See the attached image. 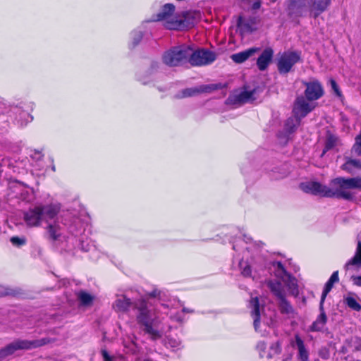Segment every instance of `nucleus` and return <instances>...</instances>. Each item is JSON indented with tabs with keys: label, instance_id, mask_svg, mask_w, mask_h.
Segmentation results:
<instances>
[{
	"label": "nucleus",
	"instance_id": "1",
	"mask_svg": "<svg viewBox=\"0 0 361 361\" xmlns=\"http://www.w3.org/2000/svg\"><path fill=\"white\" fill-rule=\"evenodd\" d=\"M300 188L307 193L350 200L354 197V193L351 190L358 189L361 190V177L336 178L331 181L329 187L318 182L308 181L302 183Z\"/></svg>",
	"mask_w": 361,
	"mask_h": 361
},
{
	"label": "nucleus",
	"instance_id": "2",
	"mask_svg": "<svg viewBox=\"0 0 361 361\" xmlns=\"http://www.w3.org/2000/svg\"><path fill=\"white\" fill-rule=\"evenodd\" d=\"M61 207L59 204L37 205L30 208L23 214V219L27 226L39 227L45 222L49 238L53 240H59L61 235V226L57 216Z\"/></svg>",
	"mask_w": 361,
	"mask_h": 361
},
{
	"label": "nucleus",
	"instance_id": "3",
	"mask_svg": "<svg viewBox=\"0 0 361 361\" xmlns=\"http://www.w3.org/2000/svg\"><path fill=\"white\" fill-rule=\"evenodd\" d=\"M135 309L137 310L136 319L138 324L144 326V331L152 338L157 339L161 336L162 331L158 330L160 320L157 317L155 311L149 308L144 300H140L135 302Z\"/></svg>",
	"mask_w": 361,
	"mask_h": 361
},
{
	"label": "nucleus",
	"instance_id": "4",
	"mask_svg": "<svg viewBox=\"0 0 361 361\" xmlns=\"http://www.w3.org/2000/svg\"><path fill=\"white\" fill-rule=\"evenodd\" d=\"M49 342L48 338L38 340H23L16 339L0 349V361L7 357L13 355L17 350H31L47 344Z\"/></svg>",
	"mask_w": 361,
	"mask_h": 361
},
{
	"label": "nucleus",
	"instance_id": "5",
	"mask_svg": "<svg viewBox=\"0 0 361 361\" xmlns=\"http://www.w3.org/2000/svg\"><path fill=\"white\" fill-rule=\"evenodd\" d=\"M175 6L171 4H165L157 13V20L164 21V26L169 30H183L188 27L185 19L180 18L174 13Z\"/></svg>",
	"mask_w": 361,
	"mask_h": 361
},
{
	"label": "nucleus",
	"instance_id": "6",
	"mask_svg": "<svg viewBox=\"0 0 361 361\" xmlns=\"http://www.w3.org/2000/svg\"><path fill=\"white\" fill-rule=\"evenodd\" d=\"M191 54L192 47L183 44L174 47L166 51L162 56V59L167 66H178L187 63Z\"/></svg>",
	"mask_w": 361,
	"mask_h": 361
},
{
	"label": "nucleus",
	"instance_id": "7",
	"mask_svg": "<svg viewBox=\"0 0 361 361\" xmlns=\"http://www.w3.org/2000/svg\"><path fill=\"white\" fill-rule=\"evenodd\" d=\"M250 314L253 319V326L256 331H261L262 326H268L272 321V314H268L259 302L258 298H252L250 301Z\"/></svg>",
	"mask_w": 361,
	"mask_h": 361
},
{
	"label": "nucleus",
	"instance_id": "8",
	"mask_svg": "<svg viewBox=\"0 0 361 361\" xmlns=\"http://www.w3.org/2000/svg\"><path fill=\"white\" fill-rule=\"evenodd\" d=\"M300 61V53L287 51L283 52L278 59L277 66L280 73H288L293 66Z\"/></svg>",
	"mask_w": 361,
	"mask_h": 361
},
{
	"label": "nucleus",
	"instance_id": "9",
	"mask_svg": "<svg viewBox=\"0 0 361 361\" xmlns=\"http://www.w3.org/2000/svg\"><path fill=\"white\" fill-rule=\"evenodd\" d=\"M216 58V55L213 51L206 49L194 51L192 47V54H190L188 62L192 66H205L214 61Z\"/></svg>",
	"mask_w": 361,
	"mask_h": 361
},
{
	"label": "nucleus",
	"instance_id": "10",
	"mask_svg": "<svg viewBox=\"0 0 361 361\" xmlns=\"http://www.w3.org/2000/svg\"><path fill=\"white\" fill-rule=\"evenodd\" d=\"M275 275L281 279L293 295L298 294V285L296 279L287 273L283 264L276 262L273 263Z\"/></svg>",
	"mask_w": 361,
	"mask_h": 361
},
{
	"label": "nucleus",
	"instance_id": "11",
	"mask_svg": "<svg viewBox=\"0 0 361 361\" xmlns=\"http://www.w3.org/2000/svg\"><path fill=\"white\" fill-rule=\"evenodd\" d=\"M316 107L315 102L307 99L304 96H298L293 106V112L295 116L300 118L305 117L310 112L313 111Z\"/></svg>",
	"mask_w": 361,
	"mask_h": 361
},
{
	"label": "nucleus",
	"instance_id": "12",
	"mask_svg": "<svg viewBox=\"0 0 361 361\" xmlns=\"http://www.w3.org/2000/svg\"><path fill=\"white\" fill-rule=\"evenodd\" d=\"M302 83L305 86L304 94L307 99L315 102L323 96L324 90L317 80L302 82Z\"/></svg>",
	"mask_w": 361,
	"mask_h": 361
},
{
	"label": "nucleus",
	"instance_id": "13",
	"mask_svg": "<svg viewBox=\"0 0 361 361\" xmlns=\"http://www.w3.org/2000/svg\"><path fill=\"white\" fill-rule=\"evenodd\" d=\"M331 0H312L310 6V13L314 18L327 10L330 6Z\"/></svg>",
	"mask_w": 361,
	"mask_h": 361
},
{
	"label": "nucleus",
	"instance_id": "14",
	"mask_svg": "<svg viewBox=\"0 0 361 361\" xmlns=\"http://www.w3.org/2000/svg\"><path fill=\"white\" fill-rule=\"evenodd\" d=\"M132 305L133 302L130 299L126 298L124 295H121L117 296L112 307L117 312H126L128 311Z\"/></svg>",
	"mask_w": 361,
	"mask_h": 361
},
{
	"label": "nucleus",
	"instance_id": "15",
	"mask_svg": "<svg viewBox=\"0 0 361 361\" xmlns=\"http://www.w3.org/2000/svg\"><path fill=\"white\" fill-rule=\"evenodd\" d=\"M293 347H296L298 351V358L300 361H309V353L305 348L304 341L301 338L296 334L295 336V341L291 343Z\"/></svg>",
	"mask_w": 361,
	"mask_h": 361
},
{
	"label": "nucleus",
	"instance_id": "16",
	"mask_svg": "<svg viewBox=\"0 0 361 361\" xmlns=\"http://www.w3.org/2000/svg\"><path fill=\"white\" fill-rule=\"evenodd\" d=\"M274 51L271 48L265 49L259 56L257 65L260 71H264L270 63Z\"/></svg>",
	"mask_w": 361,
	"mask_h": 361
},
{
	"label": "nucleus",
	"instance_id": "17",
	"mask_svg": "<svg viewBox=\"0 0 361 361\" xmlns=\"http://www.w3.org/2000/svg\"><path fill=\"white\" fill-rule=\"evenodd\" d=\"M259 51V48L252 47L248 49H246L243 51H240L236 54L231 55V59L237 63H241L248 59L250 56H253L255 54Z\"/></svg>",
	"mask_w": 361,
	"mask_h": 361
},
{
	"label": "nucleus",
	"instance_id": "18",
	"mask_svg": "<svg viewBox=\"0 0 361 361\" xmlns=\"http://www.w3.org/2000/svg\"><path fill=\"white\" fill-rule=\"evenodd\" d=\"M339 280L338 279V271H334L332 275L331 276L329 281L326 282L324 289L323 290L322 297H321V309H322V304L324 303L325 298L327 295V294L331 291L334 283L338 282Z\"/></svg>",
	"mask_w": 361,
	"mask_h": 361
},
{
	"label": "nucleus",
	"instance_id": "19",
	"mask_svg": "<svg viewBox=\"0 0 361 361\" xmlns=\"http://www.w3.org/2000/svg\"><path fill=\"white\" fill-rule=\"evenodd\" d=\"M257 349L259 352V356L261 357L271 358L272 357V353L278 354L280 353V348L277 343L274 344L270 347V350L271 351V353L269 352L268 353H266V345L264 343H259L257 344Z\"/></svg>",
	"mask_w": 361,
	"mask_h": 361
},
{
	"label": "nucleus",
	"instance_id": "20",
	"mask_svg": "<svg viewBox=\"0 0 361 361\" xmlns=\"http://www.w3.org/2000/svg\"><path fill=\"white\" fill-rule=\"evenodd\" d=\"M254 91H243L238 94L233 95L230 99L234 103H245L253 100Z\"/></svg>",
	"mask_w": 361,
	"mask_h": 361
},
{
	"label": "nucleus",
	"instance_id": "21",
	"mask_svg": "<svg viewBox=\"0 0 361 361\" xmlns=\"http://www.w3.org/2000/svg\"><path fill=\"white\" fill-rule=\"evenodd\" d=\"M302 118L295 116L289 118L285 123V130L287 133H293L300 126Z\"/></svg>",
	"mask_w": 361,
	"mask_h": 361
},
{
	"label": "nucleus",
	"instance_id": "22",
	"mask_svg": "<svg viewBox=\"0 0 361 361\" xmlns=\"http://www.w3.org/2000/svg\"><path fill=\"white\" fill-rule=\"evenodd\" d=\"M321 313L319 316L317 317L315 322H313V324L311 326V330L313 331H318L322 330L327 320L326 315L324 311V308H320Z\"/></svg>",
	"mask_w": 361,
	"mask_h": 361
},
{
	"label": "nucleus",
	"instance_id": "23",
	"mask_svg": "<svg viewBox=\"0 0 361 361\" xmlns=\"http://www.w3.org/2000/svg\"><path fill=\"white\" fill-rule=\"evenodd\" d=\"M76 295L80 305L90 306L92 304L94 296L90 293L84 290H80L78 292Z\"/></svg>",
	"mask_w": 361,
	"mask_h": 361
},
{
	"label": "nucleus",
	"instance_id": "24",
	"mask_svg": "<svg viewBox=\"0 0 361 361\" xmlns=\"http://www.w3.org/2000/svg\"><path fill=\"white\" fill-rule=\"evenodd\" d=\"M267 286L279 299L282 298L285 295L284 290L281 286V284L278 281H269Z\"/></svg>",
	"mask_w": 361,
	"mask_h": 361
},
{
	"label": "nucleus",
	"instance_id": "25",
	"mask_svg": "<svg viewBox=\"0 0 361 361\" xmlns=\"http://www.w3.org/2000/svg\"><path fill=\"white\" fill-rule=\"evenodd\" d=\"M350 266L361 267V242H358L354 257L349 260L345 267L348 269Z\"/></svg>",
	"mask_w": 361,
	"mask_h": 361
},
{
	"label": "nucleus",
	"instance_id": "26",
	"mask_svg": "<svg viewBox=\"0 0 361 361\" xmlns=\"http://www.w3.org/2000/svg\"><path fill=\"white\" fill-rule=\"evenodd\" d=\"M353 168L361 169V161L359 159H348L343 166L342 169L348 173H352Z\"/></svg>",
	"mask_w": 361,
	"mask_h": 361
},
{
	"label": "nucleus",
	"instance_id": "27",
	"mask_svg": "<svg viewBox=\"0 0 361 361\" xmlns=\"http://www.w3.org/2000/svg\"><path fill=\"white\" fill-rule=\"evenodd\" d=\"M237 26L243 32H250L254 30L252 25L245 20L242 17H239L237 22Z\"/></svg>",
	"mask_w": 361,
	"mask_h": 361
},
{
	"label": "nucleus",
	"instance_id": "28",
	"mask_svg": "<svg viewBox=\"0 0 361 361\" xmlns=\"http://www.w3.org/2000/svg\"><path fill=\"white\" fill-rule=\"evenodd\" d=\"M338 139L337 137L329 134L327 136L325 149L323 152V154L326 152V150L333 149L335 146H336L338 143Z\"/></svg>",
	"mask_w": 361,
	"mask_h": 361
},
{
	"label": "nucleus",
	"instance_id": "29",
	"mask_svg": "<svg viewBox=\"0 0 361 361\" xmlns=\"http://www.w3.org/2000/svg\"><path fill=\"white\" fill-rule=\"evenodd\" d=\"M279 305L281 312L286 313L287 314H290L293 313V309L292 306L285 299V295L282 298H279Z\"/></svg>",
	"mask_w": 361,
	"mask_h": 361
},
{
	"label": "nucleus",
	"instance_id": "30",
	"mask_svg": "<svg viewBox=\"0 0 361 361\" xmlns=\"http://www.w3.org/2000/svg\"><path fill=\"white\" fill-rule=\"evenodd\" d=\"M345 304L352 310L355 311H360L361 310V305L357 302V300L351 296H348L345 298Z\"/></svg>",
	"mask_w": 361,
	"mask_h": 361
},
{
	"label": "nucleus",
	"instance_id": "31",
	"mask_svg": "<svg viewBox=\"0 0 361 361\" xmlns=\"http://www.w3.org/2000/svg\"><path fill=\"white\" fill-rule=\"evenodd\" d=\"M166 345L173 350H176L181 346V341L178 338L169 337Z\"/></svg>",
	"mask_w": 361,
	"mask_h": 361
},
{
	"label": "nucleus",
	"instance_id": "32",
	"mask_svg": "<svg viewBox=\"0 0 361 361\" xmlns=\"http://www.w3.org/2000/svg\"><path fill=\"white\" fill-rule=\"evenodd\" d=\"M239 266L241 273L244 276H250L251 275L250 267L246 262H240Z\"/></svg>",
	"mask_w": 361,
	"mask_h": 361
},
{
	"label": "nucleus",
	"instance_id": "33",
	"mask_svg": "<svg viewBox=\"0 0 361 361\" xmlns=\"http://www.w3.org/2000/svg\"><path fill=\"white\" fill-rule=\"evenodd\" d=\"M204 91V90L203 89H198V88H190V89H186L185 90L183 91V97H191V96H193L195 94H196L197 93H199L200 92H203Z\"/></svg>",
	"mask_w": 361,
	"mask_h": 361
},
{
	"label": "nucleus",
	"instance_id": "34",
	"mask_svg": "<svg viewBox=\"0 0 361 361\" xmlns=\"http://www.w3.org/2000/svg\"><path fill=\"white\" fill-rule=\"evenodd\" d=\"M133 46L137 45L142 38V34L140 31H134L131 33Z\"/></svg>",
	"mask_w": 361,
	"mask_h": 361
},
{
	"label": "nucleus",
	"instance_id": "35",
	"mask_svg": "<svg viewBox=\"0 0 361 361\" xmlns=\"http://www.w3.org/2000/svg\"><path fill=\"white\" fill-rule=\"evenodd\" d=\"M11 242L13 245L21 246L25 244V239L24 238L12 237L11 238Z\"/></svg>",
	"mask_w": 361,
	"mask_h": 361
},
{
	"label": "nucleus",
	"instance_id": "36",
	"mask_svg": "<svg viewBox=\"0 0 361 361\" xmlns=\"http://www.w3.org/2000/svg\"><path fill=\"white\" fill-rule=\"evenodd\" d=\"M331 86L336 95L340 97L341 94L335 80H331Z\"/></svg>",
	"mask_w": 361,
	"mask_h": 361
},
{
	"label": "nucleus",
	"instance_id": "37",
	"mask_svg": "<svg viewBox=\"0 0 361 361\" xmlns=\"http://www.w3.org/2000/svg\"><path fill=\"white\" fill-rule=\"evenodd\" d=\"M353 283L357 286H361V275L360 276H353L351 277Z\"/></svg>",
	"mask_w": 361,
	"mask_h": 361
},
{
	"label": "nucleus",
	"instance_id": "38",
	"mask_svg": "<svg viewBox=\"0 0 361 361\" xmlns=\"http://www.w3.org/2000/svg\"><path fill=\"white\" fill-rule=\"evenodd\" d=\"M102 355L104 361H112V357L108 354L106 350H102Z\"/></svg>",
	"mask_w": 361,
	"mask_h": 361
},
{
	"label": "nucleus",
	"instance_id": "39",
	"mask_svg": "<svg viewBox=\"0 0 361 361\" xmlns=\"http://www.w3.org/2000/svg\"><path fill=\"white\" fill-rule=\"evenodd\" d=\"M10 293V292L8 291V290L2 286H0V296H4V295H8Z\"/></svg>",
	"mask_w": 361,
	"mask_h": 361
},
{
	"label": "nucleus",
	"instance_id": "40",
	"mask_svg": "<svg viewBox=\"0 0 361 361\" xmlns=\"http://www.w3.org/2000/svg\"><path fill=\"white\" fill-rule=\"evenodd\" d=\"M260 6H261V2L259 1H257L253 3L252 8L254 10H257V9H259L260 8Z\"/></svg>",
	"mask_w": 361,
	"mask_h": 361
},
{
	"label": "nucleus",
	"instance_id": "41",
	"mask_svg": "<svg viewBox=\"0 0 361 361\" xmlns=\"http://www.w3.org/2000/svg\"><path fill=\"white\" fill-rule=\"evenodd\" d=\"M171 319H175V320H176L178 322H181L182 321V319L180 317H178V316H176V317H171Z\"/></svg>",
	"mask_w": 361,
	"mask_h": 361
},
{
	"label": "nucleus",
	"instance_id": "42",
	"mask_svg": "<svg viewBox=\"0 0 361 361\" xmlns=\"http://www.w3.org/2000/svg\"><path fill=\"white\" fill-rule=\"evenodd\" d=\"M27 118H28L29 119L27 121V122H26V123H28V122H30V121H32L33 118H32V116H30V114H27Z\"/></svg>",
	"mask_w": 361,
	"mask_h": 361
},
{
	"label": "nucleus",
	"instance_id": "43",
	"mask_svg": "<svg viewBox=\"0 0 361 361\" xmlns=\"http://www.w3.org/2000/svg\"><path fill=\"white\" fill-rule=\"evenodd\" d=\"M183 311L184 312H190V311H189V310H188V309H185V308H183Z\"/></svg>",
	"mask_w": 361,
	"mask_h": 361
},
{
	"label": "nucleus",
	"instance_id": "44",
	"mask_svg": "<svg viewBox=\"0 0 361 361\" xmlns=\"http://www.w3.org/2000/svg\"><path fill=\"white\" fill-rule=\"evenodd\" d=\"M302 0H295V2L296 4H300Z\"/></svg>",
	"mask_w": 361,
	"mask_h": 361
}]
</instances>
